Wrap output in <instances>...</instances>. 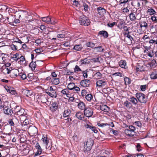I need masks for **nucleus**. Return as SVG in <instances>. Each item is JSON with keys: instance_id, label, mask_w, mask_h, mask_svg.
<instances>
[{"instance_id": "nucleus-1", "label": "nucleus", "mask_w": 157, "mask_h": 157, "mask_svg": "<svg viewBox=\"0 0 157 157\" xmlns=\"http://www.w3.org/2000/svg\"><path fill=\"white\" fill-rule=\"evenodd\" d=\"M79 21L80 25L84 26H88L90 25L91 23L89 19L84 15L79 17Z\"/></svg>"}, {"instance_id": "nucleus-2", "label": "nucleus", "mask_w": 157, "mask_h": 157, "mask_svg": "<svg viewBox=\"0 0 157 157\" xmlns=\"http://www.w3.org/2000/svg\"><path fill=\"white\" fill-rule=\"evenodd\" d=\"M28 15V13L26 11L22 10L17 11L15 13V16L16 17L20 18L21 21H24L26 17Z\"/></svg>"}, {"instance_id": "nucleus-3", "label": "nucleus", "mask_w": 157, "mask_h": 157, "mask_svg": "<svg viewBox=\"0 0 157 157\" xmlns=\"http://www.w3.org/2000/svg\"><path fill=\"white\" fill-rule=\"evenodd\" d=\"M136 96L138 101L141 103L145 104L147 101V98L144 94L141 92L137 93Z\"/></svg>"}, {"instance_id": "nucleus-4", "label": "nucleus", "mask_w": 157, "mask_h": 157, "mask_svg": "<svg viewBox=\"0 0 157 157\" xmlns=\"http://www.w3.org/2000/svg\"><path fill=\"white\" fill-rule=\"evenodd\" d=\"M93 141L91 139H90L84 143V151L86 153L89 151L92 148L93 144Z\"/></svg>"}, {"instance_id": "nucleus-5", "label": "nucleus", "mask_w": 157, "mask_h": 157, "mask_svg": "<svg viewBox=\"0 0 157 157\" xmlns=\"http://www.w3.org/2000/svg\"><path fill=\"white\" fill-rule=\"evenodd\" d=\"M151 45L149 47L144 46V53L146 56L152 58L154 56V50L151 48Z\"/></svg>"}, {"instance_id": "nucleus-6", "label": "nucleus", "mask_w": 157, "mask_h": 157, "mask_svg": "<svg viewBox=\"0 0 157 157\" xmlns=\"http://www.w3.org/2000/svg\"><path fill=\"white\" fill-rule=\"evenodd\" d=\"M49 139L46 135H43L41 139L43 142V147L48 150H50L51 147L50 146H48L49 143Z\"/></svg>"}, {"instance_id": "nucleus-7", "label": "nucleus", "mask_w": 157, "mask_h": 157, "mask_svg": "<svg viewBox=\"0 0 157 157\" xmlns=\"http://www.w3.org/2000/svg\"><path fill=\"white\" fill-rule=\"evenodd\" d=\"M46 92L52 98H56L57 96L56 89H53L52 86L48 87L46 90Z\"/></svg>"}, {"instance_id": "nucleus-8", "label": "nucleus", "mask_w": 157, "mask_h": 157, "mask_svg": "<svg viewBox=\"0 0 157 157\" xmlns=\"http://www.w3.org/2000/svg\"><path fill=\"white\" fill-rule=\"evenodd\" d=\"M28 132L30 136H35L37 134L38 130L35 126L30 125L28 128Z\"/></svg>"}, {"instance_id": "nucleus-9", "label": "nucleus", "mask_w": 157, "mask_h": 157, "mask_svg": "<svg viewBox=\"0 0 157 157\" xmlns=\"http://www.w3.org/2000/svg\"><path fill=\"white\" fill-rule=\"evenodd\" d=\"M93 109L90 107H86L84 110V114L85 116L87 117H92L93 114Z\"/></svg>"}, {"instance_id": "nucleus-10", "label": "nucleus", "mask_w": 157, "mask_h": 157, "mask_svg": "<svg viewBox=\"0 0 157 157\" xmlns=\"http://www.w3.org/2000/svg\"><path fill=\"white\" fill-rule=\"evenodd\" d=\"M8 123L10 125L14 126L15 125H17L19 122L17 118L14 116L12 117V119L9 120Z\"/></svg>"}, {"instance_id": "nucleus-11", "label": "nucleus", "mask_w": 157, "mask_h": 157, "mask_svg": "<svg viewBox=\"0 0 157 157\" xmlns=\"http://www.w3.org/2000/svg\"><path fill=\"white\" fill-rule=\"evenodd\" d=\"M148 21L147 19L140 20L139 25H140V28L144 29V30L148 28Z\"/></svg>"}, {"instance_id": "nucleus-12", "label": "nucleus", "mask_w": 157, "mask_h": 157, "mask_svg": "<svg viewBox=\"0 0 157 157\" xmlns=\"http://www.w3.org/2000/svg\"><path fill=\"white\" fill-rule=\"evenodd\" d=\"M145 66L143 64L137 63L136 66V70L137 72H141L145 71Z\"/></svg>"}, {"instance_id": "nucleus-13", "label": "nucleus", "mask_w": 157, "mask_h": 157, "mask_svg": "<svg viewBox=\"0 0 157 157\" xmlns=\"http://www.w3.org/2000/svg\"><path fill=\"white\" fill-rule=\"evenodd\" d=\"M90 83L91 81L90 80L85 79L81 80L80 82V84L83 87H89Z\"/></svg>"}, {"instance_id": "nucleus-14", "label": "nucleus", "mask_w": 157, "mask_h": 157, "mask_svg": "<svg viewBox=\"0 0 157 157\" xmlns=\"http://www.w3.org/2000/svg\"><path fill=\"white\" fill-rule=\"evenodd\" d=\"M10 76L12 78H14L17 77L19 75V72L18 69H12L11 68Z\"/></svg>"}, {"instance_id": "nucleus-15", "label": "nucleus", "mask_w": 157, "mask_h": 157, "mask_svg": "<svg viewBox=\"0 0 157 157\" xmlns=\"http://www.w3.org/2000/svg\"><path fill=\"white\" fill-rule=\"evenodd\" d=\"M11 68L6 65L3 66H2V74L3 73L5 75L10 74Z\"/></svg>"}, {"instance_id": "nucleus-16", "label": "nucleus", "mask_w": 157, "mask_h": 157, "mask_svg": "<svg viewBox=\"0 0 157 157\" xmlns=\"http://www.w3.org/2000/svg\"><path fill=\"white\" fill-rule=\"evenodd\" d=\"M35 147L37 149V151L35 153L34 156H36L40 155L42 152V149L38 142L36 143L35 145Z\"/></svg>"}, {"instance_id": "nucleus-17", "label": "nucleus", "mask_w": 157, "mask_h": 157, "mask_svg": "<svg viewBox=\"0 0 157 157\" xmlns=\"http://www.w3.org/2000/svg\"><path fill=\"white\" fill-rule=\"evenodd\" d=\"M58 104L57 102L55 101L53 102L51 105L50 110L52 112L56 111L58 109Z\"/></svg>"}, {"instance_id": "nucleus-18", "label": "nucleus", "mask_w": 157, "mask_h": 157, "mask_svg": "<svg viewBox=\"0 0 157 157\" xmlns=\"http://www.w3.org/2000/svg\"><path fill=\"white\" fill-rule=\"evenodd\" d=\"M96 84L97 86L102 88L106 84V82L104 79L99 80L97 82Z\"/></svg>"}, {"instance_id": "nucleus-19", "label": "nucleus", "mask_w": 157, "mask_h": 157, "mask_svg": "<svg viewBox=\"0 0 157 157\" xmlns=\"http://www.w3.org/2000/svg\"><path fill=\"white\" fill-rule=\"evenodd\" d=\"M98 109H100L104 112H108L110 110L109 108L106 105H100L98 106Z\"/></svg>"}, {"instance_id": "nucleus-20", "label": "nucleus", "mask_w": 157, "mask_h": 157, "mask_svg": "<svg viewBox=\"0 0 157 157\" xmlns=\"http://www.w3.org/2000/svg\"><path fill=\"white\" fill-rule=\"evenodd\" d=\"M48 97L46 95H42L40 96V99L41 102L45 103L47 105H48V104L47 103L48 102Z\"/></svg>"}, {"instance_id": "nucleus-21", "label": "nucleus", "mask_w": 157, "mask_h": 157, "mask_svg": "<svg viewBox=\"0 0 157 157\" xmlns=\"http://www.w3.org/2000/svg\"><path fill=\"white\" fill-rule=\"evenodd\" d=\"M36 19L35 18H33L31 15H27L25 19V21H26L27 23H33L34 22H35Z\"/></svg>"}, {"instance_id": "nucleus-22", "label": "nucleus", "mask_w": 157, "mask_h": 157, "mask_svg": "<svg viewBox=\"0 0 157 157\" xmlns=\"http://www.w3.org/2000/svg\"><path fill=\"white\" fill-rule=\"evenodd\" d=\"M4 113L7 115H11L13 113V111L9 107L6 106L3 108Z\"/></svg>"}, {"instance_id": "nucleus-23", "label": "nucleus", "mask_w": 157, "mask_h": 157, "mask_svg": "<svg viewBox=\"0 0 157 157\" xmlns=\"http://www.w3.org/2000/svg\"><path fill=\"white\" fill-rule=\"evenodd\" d=\"M98 14L100 16L103 15L106 12V10L101 7H99L97 8Z\"/></svg>"}, {"instance_id": "nucleus-24", "label": "nucleus", "mask_w": 157, "mask_h": 157, "mask_svg": "<svg viewBox=\"0 0 157 157\" xmlns=\"http://www.w3.org/2000/svg\"><path fill=\"white\" fill-rule=\"evenodd\" d=\"M71 111L69 109H65L63 114L64 117H69L71 114Z\"/></svg>"}, {"instance_id": "nucleus-25", "label": "nucleus", "mask_w": 157, "mask_h": 157, "mask_svg": "<svg viewBox=\"0 0 157 157\" xmlns=\"http://www.w3.org/2000/svg\"><path fill=\"white\" fill-rule=\"evenodd\" d=\"M85 127L86 128H89L91 130V131L95 133H97L98 132V131L96 128L93 126L90 125L89 124H87L85 125Z\"/></svg>"}, {"instance_id": "nucleus-26", "label": "nucleus", "mask_w": 157, "mask_h": 157, "mask_svg": "<svg viewBox=\"0 0 157 157\" xmlns=\"http://www.w3.org/2000/svg\"><path fill=\"white\" fill-rule=\"evenodd\" d=\"M84 114H83L82 113L80 112H78L76 113L75 114V116L78 119L81 120H84Z\"/></svg>"}, {"instance_id": "nucleus-27", "label": "nucleus", "mask_w": 157, "mask_h": 157, "mask_svg": "<svg viewBox=\"0 0 157 157\" xmlns=\"http://www.w3.org/2000/svg\"><path fill=\"white\" fill-rule=\"evenodd\" d=\"M136 13L133 11L131 12L129 14L130 19L131 21H135L136 19Z\"/></svg>"}, {"instance_id": "nucleus-28", "label": "nucleus", "mask_w": 157, "mask_h": 157, "mask_svg": "<svg viewBox=\"0 0 157 157\" xmlns=\"http://www.w3.org/2000/svg\"><path fill=\"white\" fill-rule=\"evenodd\" d=\"M16 17V16L15 15L14 16L11 15L7 17V20L10 24L13 25L14 21V18Z\"/></svg>"}, {"instance_id": "nucleus-29", "label": "nucleus", "mask_w": 157, "mask_h": 157, "mask_svg": "<svg viewBox=\"0 0 157 157\" xmlns=\"http://www.w3.org/2000/svg\"><path fill=\"white\" fill-rule=\"evenodd\" d=\"M150 78L151 79H157V71L153 70L151 72L150 75Z\"/></svg>"}, {"instance_id": "nucleus-30", "label": "nucleus", "mask_w": 157, "mask_h": 157, "mask_svg": "<svg viewBox=\"0 0 157 157\" xmlns=\"http://www.w3.org/2000/svg\"><path fill=\"white\" fill-rule=\"evenodd\" d=\"M90 62V59L86 58L84 59H81L80 61V63L81 65L83 64H87L89 63Z\"/></svg>"}, {"instance_id": "nucleus-31", "label": "nucleus", "mask_w": 157, "mask_h": 157, "mask_svg": "<svg viewBox=\"0 0 157 157\" xmlns=\"http://www.w3.org/2000/svg\"><path fill=\"white\" fill-rule=\"evenodd\" d=\"M17 115H18L20 116H23L26 117L27 113L25 112V109L21 108L19 111L17 113Z\"/></svg>"}, {"instance_id": "nucleus-32", "label": "nucleus", "mask_w": 157, "mask_h": 157, "mask_svg": "<svg viewBox=\"0 0 157 157\" xmlns=\"http://www.w3.org/2000/svg\"><path fill=\"white\" fill-rule=\"evenodd\" d=\"M51 82L53 84L57 85L60 83L59 79L58 78H52Z\"/></svg>"}, {"instance_id": "nucleus-33", "label": "nucleus", "mask_w": 157, "mask_h": 157, "mask_svg": "<svg viewBox=\"0 0 157 157\" xmlns=\"http://www.w3.org/2000/svg\"><path fill=\"white\" fill-rule=\"evenodd\" d=\"M83 48V47L81 44H76L74 45L73 49L77 51H80L82 50Z\"/></svg>"}, {"instance_id": "nucleus-34", "label": "nucleus", "mask_w": 157, "mask_h": 157, "mask_svg": "<svg viewBox=\"0 0 157 157\" xmlns=\"http://www.w3.org/2000/svg\"><path fill=\"white\" fill-rule=\"evenodd\" d=\"M37 66V64L36 61H33L32 60L29 65V67L32 70H34Z\"/></svg>"}, {"instance_id": "nucleus-35", "label": "nucleus", "mask_w": 157, "mask_h": 157, "mask_svg": "<svg viewBox=\"0 0 157 157\" xmlns=\"http://www.w3.org/2000/svg\"><path fill=\"white\" fill-rule=\"evenodd\" d=\"M119 66L122 68H125L126 62L125 60H120L118 63Z\"/></svg>"}, {"instance_id": "nucleus-36", "label": "nucleus", "mask_w": 157, "mask_h": 157, "mask_svg": "<svg viewBox=\"0 0 157 157\" xmlns=\"http://www.w3.org/2000/svg\"><path fill=\"white\" fill-rule=\"evenodd\" d=\"M94 49L96 52H103L105 51L104 47L102 46L95 47Z\"/></svg>"}, {"instance_id": "nucleus-37", "label": "nucleus", "mask_w": 157, "mask_h": 157, "mask_svg": "<svg viewBox=\"0 0 157 157\" xmlns=\"http://www.w3.org/2000/svg\"><path fill=\"white\" fill-rule=\"evenodd\" d=\"M99 35H102L105 38H107L109 36L108 32L105 31H101L98 33Z\"/></svg>"}, {"instance_id": "nucleus-38", "label": "nucleus", "mask_w": 157, "mask_h": 157, "mask_svg": "<svg viewBox=\"0 0 157 157\" xmlns=\"http://www.w3.org/2000/svg\"><path fill=\"white\" fill-rule=\"evenodd\" d=\"M78 108L82 110L85 109L86 107H85L84 103L82 101H80L78 104Z\"/></svg>"}, {"instance_id": "nucleus-39", "label": "nucleus", "mask_w": 157, "mask_h": 157, "mask_svg": "<svg viewBox=\"0 0 157 157\" xmlns=\"http://www.w3.org/2000/svg\"><path fill=\"white\" fill-rule=\"evenodd\" d=\"M125 133L130 136H134V133L130 130L129 129H126L124 130Z\"/></svg>"}, {"instance_id": "nucleus-40", "label": "nucleus", "mask_w": 157, "mask_h": 157, "mask_svg": "<svg viewBox=\"0 0 157 157\" xmlns=\"http://www.w3.org/2000/svg\"><path fill=\"white\" fill-rule=\"evenodd\" d=\"M24 94L27 97H29L33 95L32 92L29 90H25L24 91Z\"/></svg>"}, {"instance_id": "nucleus-41", "label": "nucleus", "mask_w": 157, "mask_h": 157, "mask_svg": "<svg viewBox=\"0 0 157 157\" xmlns=\"http://www.w3.org/2000/svg\"><path fill=\"white\" fill-rule=\"evenodd\" d=\"M43 21L45 22L48 24H49L50 21V17L49 16H47L45 17H43L41 18Z\"/></svg>"}, {"instance_id": "nucleus-42", "label": "nucleus", "mask_w": 157, "mask_h": 157, "mask_svg": "<svg viewBox=\"0 0 157 157\" xmlns=\"http://www.w3.org/2000/svg\"><path fill=\"white\" fill-rule=\"evenodd\" d=\"M85 98L88 101H90L93 98V96L91 94H88Z\"/></svg>"}, {"instance_id": "nucleus-43", "label": "nucleus", "mask_w": 157, "mask_h": 157, "mask_svg": "<svg viewBox=\"0 0 157 157\" xmlns=\"http://www.w3.org/2000/svg\"><path fill=\"white\" fill-rule=\"evenodd\" d=\"M124 80L126 85H129L131 83L132 80L128 77H125L124 78Z\"/></svg>"}, {"instance_id": "nucleus-44", "label": "nucleus", "mask_w": 157, "mask_h": 157, "mask_svg": "<svg viewBox=\"0 0 157 157\" xmlns=\"http://www.w3.org/2000/svg\"><path fill=\"white\" fill-rule=\"evenodd\" d=\"M21 108V107L18 105H16L14 107L13 109V111L15 113V115H17V113L19 111Z\"/></svg>"}, {"instance_id": "nucleus-45", "label": "nucleus", "mask_w": 157, "mask_h": 157, "mask_svg": "<svg viewBox=\"0 0 157 157\" xmlns=\"http://www.w3.org/2000/svg\"><path fill=\"white\" fill-rule=\"evenodd\" d=\"M98 125L101 128H104L105 127L107 126H109V124H107V123H103L100 122H99L97 123Z\"/></svg>"}, {"instance_id": "nucleus-46", "label": "nucleus", "mask_w": 157, "mask_h": 157, "mask_svg": "<svg viewBox=\"0 0 157 157\" xmlns=\"http://www.w3.org/2000/svg\"><path fill=\"white\" fill-rule=\"evenodd\" d=\"M95 44L92 41L89 42L86 44V46L91 48H94Z\"/></svg>"}, {"instance_id": "nucleus-47", "label": "nucleus", "mask_w": 157, "mask_h": 157, "mask_svg": "<svg viewBox=\"0 0 157 157\" xmlns=\"http://www.w3.org/2000/svg\"><path fill=\"white\" fill-rule=\"evenodd\" d=\"M33 74L32 73H29L28 75L27 76V80L28 81H31L33 80Z\"/></svg>"}, {"instance_id": "nucleus-48", "label": "nucleus", "mask_w": 157, "mask_h": 157, "mask_svg": "<svg viewBox=\"0 0 157 157\" xmlns=\"http://www.w3.org/2000/svg\"><path fill=\"white\" fill-rule=\"evenodd\" d=\"M130 101H131L133 104L136 105L138 102L137 99L134 97H132L130 98Z\"/></svg>"}, {"instance_id": "nucleus-49", "label": "nucleus", "mask_w": 157, "mask_h": 157, "mask_svg": "<svg viewBox=\"0 0 157 157\" xmlns=\"http://www.w3.org/2000/svg\"><path fill=\"white\" fill-rule=\"evenodd\" d=\"M75 86V83H70L68 84L67 88L70 90H72Z\"/></svg>"}, {"instance_id": "nucleus-50", "label": "nucleus", "mask_w": 157, "mask_h": 157, "mask_svg": "<svg viewBox=\"0 0 157 157\" xmlns=\"http://www.w3.org/2000/svg\"><path fill=\"white\" fill-rule=\"evenodd\" d=\"M21 125L22 126L25 125H27L29 123V122L28 120L25 119L23 121V122H21Z\"/></svg>"}, {"instance_id": "nucleus-51", "label": "nucleus", "mask_w": 157, "mask_h": 157, "mask_svg": "<svg viewBox=\"0 0 157 157\" xmlns=\"http://www.w3.org/2000/svg\"><path fill=\"white\" fill-rule=\"evenodd\" d=\"M151 38H152V36H148L147 35H144L142 39L144 40H146V42L149 41Z\"/></svg>"}, {"instance_id": "nucleus-52", "label": "nucleus", "mask_w": 157, "mask_h": 157, "mask_svg": "<svg viewBox=\"0 0 157 157\" xmlns=\"http://www.w3.org/2000/svg\"><path fill=\"white\" fill-rule=\"evenodd\" d=\"M148 12L151 15H154L156 13L155 11L152 8H150L148 10Z\"/></svg>"}, {"instance_id": "nucleus-53", "label": "nucleus", "mask_w": 157, "mask_h": 157, "mask_svg": "<svg viewBox=\"0 0 157 157\" xmlns=\"http://www.w3.org/2000/svg\"><path fill=\"white\" fill-rule=\"evenodd\" d=\"M67 36L65 33L58 34L57 36V37L59 38H65Z\"/></svg>"}, {"instance_id": "nucleus-54", "label": "nucleus", "mask_w": 157, "mask_h": 157, "mask_svg": "<svg viewBox=\"0 0 157 157\" xmlns=\"http://www.w3.org/2000/svg\"><path fill=\"white\" fill-rule=\"evenodd\" d=\"M88 94L87 90H82L81 91V95L83 97H85Z\"/></svg>"}, {"instance_id": "nucleus-55", "label": "nucleus", "mask_w": 157, "mask_h": 157, "mask_svg": "<svg viewBox=\"0 0 157 157\" xmlns=\"http://www.w3.org/2000/svg\"><path fill=\"white\" fill-rule=\"evenodd\" d=\"M72 90L75 93H78L80 91V88L79 87L75 86Z\"/></svg>"}, {"instance_id": "nucleus-56", "label": "nucleus", "mask_w": 157, "mask_h": 157, "mask_svg": "<svg viewBox=\"0 0 157 157\" xmlns=\"http://www.w3.org/2000/svg\"><path fill=\"white\" fill-rule=\"evenodd\" d=\"M156 37H152V38H151L150 39V40H149V43L150 44H154V45L155 44V39H156Z\"/></svg>"}, {"instance_id": "nucleus-57", "label": "nucleus", "mask_w": 157, "mask_h": 157, "mask_svg": "<svg viewBox=\"0 0 157 157\" xmlns=\"http://www.w3.org/2000/svg\"><path fill=\"white\" fill-rule=\"evenodd\" d=\"M50 23L49 24L54 25L57 22V20L55 19L54 18H50Z\"/></svg>"}, {"instance_id": "nucleus-58", "label": "nucleus", "mask_w": 157, "mask_h": 157, "mask_svg": "<svg viewBox=\"0 0 157 157\" xmlns=\"http://www.w3.org/2000/svg\"><path fill=\"white\" fill-rule=\"evenodd\" d=\"M124 104L127 108H130L132 105L131 103L128 101H126L124 102Z\"/></svg>"}, {"instance_id": "nucleus-59", "label": "nucleus", "mask_w": 157, "mask_h": 157, "mask_svg": "<svg viewBox=\"0 0 157 157\" xmlns=\"http://www.w3.org/2000/svg\"><path fill=\"white\" fill-rule=\"evenodd\" d=\"M83 6L84 7V10L86 12L88 11L89 6L85 3H84L83 4Z\"/></svg>"}, {"instance_id": "nucleus-60", "label": "nucleus", "mask_w": 157, "mask_h": 157, "mask_svg": "<svg viewBox=\"0 0 157 157\" xmlns=\"http://www.w3.org/2000/svg\"><path fill=\"white\" fill-rule=\"evenodd\" d=\"M19 54L17 53L13 55V58L14 60L17 61L19 58Z\"/></svg>"}, {"instance_id": "nucleus-61", "label": "nucleus", "mask_w": 157, "mask_h": 157, "mask_svg": "<svg viewBox=\"0 0 157 157\" xmlns=\"http://www.w3.org/2000/svg\"><path fill=\"white\" fill-rule=\"evenodd\" d=\"M82 73L83 74V76L84 78H87L88 77L87 72L88 71L87 70L84 71H82Z\"/></svg>"}, {"instance_id": "nucleus-62", "label": "nucleus", "mask_w": 157, "mask_h": 157, "mask_svg": "<svg viewBox=\"0 0 157 157\" xmlns=\"http://www.w3.org/2000/svg\"><path fill=\"white\" fill-rule=\"evenodd\" d=\"M152 21L157 23V16H156L155 15L152 16L151 18Z\"/></svg>"}, {"instance_id": "nucleus-63", "label": "nucleus", "mask_w": 157, "mask_h": 157, "mask_svg": "<svg viewBox=\"0 0 157 157\" xmlns=\"http://www.w3.org/2000/svg\"><path fill=\"white\" fill-rule=\"evenodd\" d=\"M61 94L63 95H65L67 94V93H69L68 90L67 89H65L63 90L61 92Z\"/></svg>"}, {"instance_id": "nucleus-64", "label": "nucleus", "mask_w": 157, "mask_h": 157, "mask_svg": "<svg viewBox=\"0 0 157 157\" xmlns=\"http://www.w3.org/2000/svg\"><path fill=\"white\" fill-rule=\"evenodd\" d=\"M128 128L131 131L135 133L136 128L133 125H130L129 126Z\"/></svg>"}]
</instances>
